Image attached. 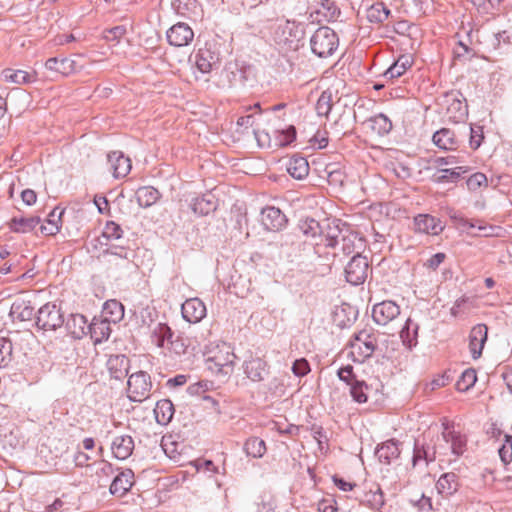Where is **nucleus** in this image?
Masks as SVG:
<instances>
[{
    "instance_id": "obj_25",
    "label": "nucleus",
    "mask_w": 512,
    "mask_h": 512,
    "mask_svg": "<svg viewBox=\"0 0 512 512\" xmlns=\"http://www.w3.org/2000/svg\"><path fill=\"white\" fill-rule=\"evenodd\" d=\"M459 478L453 472L444 473L436 483V489L443 497H449L457 492L459 488Z\"/></svg>"
},
{
    "instance_id": "obj_21",
    "label": "nucleus",
    "mask_w": 512,
    "mask_h": 512,
    "mask_svg": "<svg viewBox=\"0 0 512 512\" xmlns=\"http://www.w3.org/2000/svg\"><path fill=\"white\" fill-rule=\"evenodd\" d=\"M134 440L130 435H118L111 444L113 455L119 460L127 459L133 452Z\"/></svg>"
},
{
    "instance_id": "obj_59",
    "label": "nucleus",
    "mask_w": 512,
    "mask_h": 512,
    "mask_svg": "<svg viewBox=\"0 0 512 512\" xmlns=\"http://www.w3.org/2000/svg\"><path fill=\"white\" fill-rule=\"evenodd\" d=\"M487 178L483 173H475L471 175L467 180V186L470 190H477L482 185H486Z\"/></svg>"
},
{
    "instance_id": "obj_18",
    "label": "nucleus",
    "mask_w": 512,
    "mask_h": 512,
    "mask_svg": "<svg viewBox=\"0 0 512 512\" xmlns=\"http://www.w3.org/2000/svg\"><path fill=\"white\" fill-rule=\"evenodd\" d=\"M415 229L418 232L438 235L444 229L442 222L428 214H419L414 218Z\"/></svg>"
},
{
    "instance_id": "obj_48",
    "label": "nucleus",
    "mask_w": 512,
    "mask_h": 512,
    "mask_svg": "<svg viewBox=\"0 0 512 512\" xmlns=\"http://www.w3.org/2000/svg\"><path fill=\"white\" fill-rule=\"evenodd\" d=\"M364 502L373 510H380L384 505V494L380 487L370 490L364 495Z\"/></svg>"
},
{
    "instance_id": "obj_36",
    "label": "nucleus",
    "mask_w": 512,
    "mask_h": 512,
    "mask_svg": "<svg viewBox=\"0 0 512 512\" xmlns=\"http://www.w3.org/2000/svg\"><path fill=\"white\" fill-rule=\"evenodd\" d=\"M173 339V332L166 324L159 323L153 330L152 341L161 348L168 347Z\"/></svg>"
},
{
    "instance_id": "obj_3",
    "label": "nucleus",
    "mask_w": 512,
    "mask_h": 512,
    "mask_svg": "<svg viewBox=\"0 0 512 512\" xmlns=\"http://www.w3.org/2000/svg\"><path fill=\"white\" fill-rule=\"evenodd\" d=\"M236 355L230 345L223 343L217 346V350L207 359V367L213 373L227 377L232 374Z\"/></svg>"
},
{
    "instance_id": "obj_33",
    "label": "nucleus",
    "mask_w": 512,
    "mask_h": 512,
    "mask_svg": "<svg viewBox=\"0 0 512 512\" xmlns=\"http://www.w3.org/2000/svg\"><path fill=\"white\" fill-rule=\"evenodd\" d=\"M191 207L193 211L199 215H207L211 211L216 209V203L214 201V196L210 193L204 194L202 196L196 197Z\"/></svg>"
},
{
    "instance_id": "obj_53",
    "label": "nucleus",
    "mask_w": 512,
    "mask_h": 512,
    "mask_svg": "<svg viewBox=\"0 0 512 512\" xmlns=\"http://www.w3.org/2000/svg\"><path fill=\"white\" fill-rule=\"evenodd\" d=\"M366 390H368V385L364 381L355 380L351 384L350 393L354 401L365 403L368 399Z\"/></svg>"
},
{
    "instance_id": "obj_37",
    "label": "nucleus",
    "mask_w": 512,
    "mask_h": 512,
    "mask_svg": "<svg viewBox=\"0 0 512 512\" xmlns=\"http://www.w3.org/2000/svg\"><path fill=\"white\" fill-rule=\"evenodd\" d=\"M298 226L300 231L307 237L315 238L316 236L325 233L324 224L316 221L313 218L302 219Z\"/></svg>"
},
{
    "instance_id": "obj_4",
    "label": "nucleus",
    "mask_w": 512,
    "mask_h": 512,
    "mask_svg": "<svg viewBox=\"0 0 512 512\" xmlns=\"http://www.w3.org/2000/svg\"><path fill=\"white\" fill-rule=\"evenodd\" d=\"M377 347V340L374 334L363 330L355 334L349 343V356L354 362L362 363L366 358L372 356Z\"/></svg>"
},
{
    "instance_id": "obj_9",
    "label": "nucleus",
    "mask_w": 512,
    "mask_h": 512,
    "mask_svg": "<svg viewBox=\"0 0 512 512\" xmlns=\"http://www.w3.org/2000/svg\"><path fill=\"white\" fill-rule=\"evenodd\" d=\"M166 38L170 45L184 47L192 42L194 32L187 23L178 22L167 30Z\"/></svg>"
},
{
    "instance_id": "obj_13",
    "label": "nucleus",
    "mask_w": 512,
    "mask_h": 512,
    "mask_svg": "<svg viewBox=\"0 0 512 512\" xmlns=\"http://www.w3.org/2000/svg\"><path fill=\"white\" fill-rule=\"evenodd\" d=\"M181 313L187 322L198 323L206 316V306L199 298H190L182 304Z\"/></svg>"
},
{
    "instance_id": "obj_5",
    "label": "nucleus",
    "mask_w": 512,
    "mask_h": 512,
    "mask_svg": "<svg viewBox=\"0 0 512 512\" xmlns=\"http://www.w3.org/2000/svg\"><path fill=\"white\" fill-rule=\"evenodd\" d=\"M36 326L44 331H55L64 324L63 313L55 303H46L40 307L35 316Z\"/></svg>"
},
{
    "instance_id": "obj_26",
    "label": "nucleus",
    "mask_w": 512,
    "mask_h": 512,
    "mask_svg": "<svg viewBox=\"0 0 512 512\" xmlns=\"http://www.w3.org/2000/svg\"><path fill=\"white\" fill-rule=\"evenodd\" d=\"M87 319L82 314H72L67 322L68 332L76 339H81L88 332Z\"/></svg>"
},
{
    "instance_id": "obj_34",
    "label": "nucleus",
    "mask_w": 512,
    "mask_h": 512,
    "mask_svg": "<svg viewBox=\"0 0 512 512\" xmlns=\"http://www.w3.org/2000/svg\"><path fill=\"white\" fill-rule=\"evenodd\" d=\"M11 316L19 321H30L35 316L34 308L30 302L17 301L12 304Z\"/></svg>"
},
{
    "instance_id": "obj_54",
    "label": "nucleus",
    "mask_w": 512,
    "mask_h": 512,
    "mask_svg": "<svg viewBox=\"0 0 512 512\" xmlns=\"http://www.w3.org/2000/svg\"><path fill=\"white\" fill-rule=\"evenodd\" d=\"M12 342L7 338H0V368L7 366L12 359Z\"/></svg>"
},
{
    "instance_id": "obj_2",
    "label": "nucleus",
    "mask_w": 512,
    "mask_h": 512,
    "mask_svg": "<svg viewBox=\"0 0 512 512\" xmlns=\"http://www.w3.org/2000/svg\"><path fill=\"white\" fill-rule=\"evenodd\" d=\"M339 45V38L331 28L319 27L310 38L312 52L320 58L331 56Z\"/></svg>"
},
{
    "instance_id": "obj_10",
    "label": "nucleus",
    "mask_w": 512,
    "mask_h": 512,
    "mask_svg": "<svg viewBox=\"0 0 512 512\" xmlns=\"http://www.w3.org/2000/svg\"><path fill=\"white\" fill-rule=\"evenodd\" d=\"M400 314V307L393 301L377 303L372 309V318L378 325H387Z\"/></svg>"
},
{
    "instance_id": "obj_42",
    "label": "nucleus",
    "mask_w": 512,
    "mask_h": 512,
    "mask_svg": "<svg viewBox=\"0 0 512 512\" xmlns=\"http://www.w3.org/2000/svg\"><path fill=\"white\" fill-rule=\"evenodd\" d=\"M390 10L382 2L373 4L367 10V19L372 23H382L388 19Z\"/></svg>"
},
{
    "instance_id": "obj_22",
    "label": "nucleus",
    "mask_w": 512,
    "mask_h": 512,
    "mask_svg": "<svg viewBox=\"0 0 512 512\" xmlns=\"http://www.w3.org/2000/svg\"><path fill=\"white\" fill-rule=\"evenodd\" d=\"M45 67L59 75L68 76L75 72L76 62L66 57H52L45 62Z\"/></svg>"
},
{
    "instance_id": "obj_46",
    "label": "nucleus",
    "mask_w": 512,
    "mask_h": 512,
    "mask_svg": "<svg viewBox=\"0 0 512 512\" xmlns=\"http://www.w3.org/2000/svg\"><path fill=\"white\" fill-rule=\"evenodd\" d=\"M4 77L6 80L16 84H27L35 81V75L33 73L23 70L6 69L4 71Z\"/></svg>"
},
{
    "instance_id": "obj_29",
    "label": "nucleus",
    "mask_w": 512,
    "mask_h": 512,
    "mask_svg": "<svg viewBox=\"0 0 512 512\" xmlns=\"http://www.w3.org/2000/svg\"><path fill=\"white\" fill-rule=\"evenodd\" d=\"M287 172L295 179H304L309 173V164L302 156H293L287 164Z\"/></svg>"
},
{
    "instance_id": "obj_27",
    "label": "nucleus",
    "mask_w": 512,
    "mask_h": 512,
    "mask_svg": "<svg viewBox=\"0 0 512 512\" xmlns=\"http://www.w3.org/2000/svg\"><path fill=\"white\" fill-rule=\"evenodd\" d=\"M110 323L107 319L96 320L94 319L88 326V332L95 343H101L107 340L110 336Z\"/></svg>"
},
{
    "instance_id": "obj_11",
    "label": "nucleus",
    "mask_w": 512,
    "mask_h": 512,
    "mask_svg": "<svg viewBox=\"0 0 512 512\" xmlns=\"http://www.w3.org/2000/svg\"><path fill=\"white\" fill-rule=\"evenodd\" d=\"M108 248L104 250V255H110L112 259L109 263L120 265L123 268H129L134 257V250L122 244L106 243Z\"/></svg>"
},
{
    "instance_id": "obj_16",
    "label": "nucleus",
    "mask_w": 512,
    "mask_h": 512,
    "mask_svg": "<svg viewBox=\"0 0 512 512\" xmlns=\"http://www.w3.org/2000/svg\"><path fill=\"white\" fill-rule=\"evenodd\" d=\"M243 371L248 379L253 382H260L269 373L268 364L261 358H252L243 363Z\"/></svg>"
},
{
    "instance_id": "obj_12",
    "label": "nucleus",
    "mask_w": 512,
    "mask_h": 512,
    "mask_svg": "<svg viewBox=\"0 0 512 512\" xmlns=\"http://www.w3.org/2000/svg\"><path fill=\"white\" fill-rule=\"evenodd\" d=\"M261 222L268 231L282 230L287 224V218L279 208L267 206L261 211Z\"/></svg>"
},
{
    "instance_id": "obj_40",
    "label": "nucleus",
    "mask_w": 512,
    "mask_h": 512,
    "mask_svg": "<svg viewBox=\"0 0 512 512\" xmlns=\"http://www.w3.org/2000/svg\"><path fill=\"white\" fill-rule=\"evenodd\" d=\"M418 324L414 323L410 318L406 320V323L400 331V337L404 345L409 348L413 347L417 343Z\"/></svg>"
},
{
    "instance_id": "obj_50",
    "label": "nucleus",
    "mask_w": 512,
    "mask_h": 512,
    "mask_svg": "<svg viewBox=\"0 0 512 512\" xmlns=\"http://www.w3.org/2000/svg\"><path fill=\"white\" fill-rule=\"evenodd\" d=\"M325 226V229L327 228L328 231L325 234L326 238V246L334 248L337 245H339V237H342V234H345V230L340 229L338 225H334V227L330 226V223H323Z\"/></svg>"
},
{
    "instance_id": "obj_57",
    "label": "nucleus",
    "mask_w": 512,
    "mask_h": 512,
    "mask_svg": "<svg viewBox=\"0 0 512 512\" xmlns=\"http://www.w3.org/2000/svg\"><path fill=\"white\" fill-rule=\"evenodd\" d=\"M499 455L504 463H510L512 461V436L504 434V443L499 448Z\"/></svg>"
},
{
    "instance_id": "obj_17",
    "label": "nucleus",
    "mask_w": 512,
    "mask_h": 512,
    "mask_svg": "<svg viewBox=\"0 0 512 512\" xmlns=\"http://www.w3.org/2000/svg\"><path fill=\"white\" fill-rule=\"evenodd\" d=\"M339 245L345 255H350L351 253H356L355 255L361 254V250L365 246L363 238L357 232L350 231L349 229H346L345 234H342Z\"/></svg>"
},
{
    "instance_id": "obj_19",
    "label": "nucleus",
    "mask_w": 512,
    "mask_h": 512,
    "mask_svg": "<svg viewBox=\"0 0 512 512\" xmlns=\"http://www.w3.org/2000/svg\"><path fill=\"white\" fill-rule=\"evenodd\" d=\"M134 479V472L131 469H125L114 477L110 485V493L112 495L122 497L132 487Z\"/></svg>"
},
{
    "instance_id": "obj_30",
    "label": "nucleus",
    "mask_w": 512,
    "mask_h": 512,
    "mask_svg": "<svg viewBox=\"0 0 512 512\" xmlns=\"http://www.w3.org/2000/svg\"><path fill=\"white\" fill-rule=\"evenodd\" d=\"M410 55H401L384 73L387 79H395L402 76L412 66Z\"/></svg>"
},
{
    "instance_id": "obj_35",
    "label": "nucleus",
    "mask_w": 512,
    "mask_h": 512,
    "mask_svg": "<svg viewBox=\"0 0 512 512\" xmlns=\"http://www.w3.org/2000/svg\"><path fill=\"white\" fill-rule=\"evenodd\" d=\"M160 193L157 189L151 186L140 187L136 191V199L141 207L147 208L156 203L159 199Z\"/></svg>"
},
{
    "instance_id": "obj_39",
    "label": "nucleus",
    "mask_w": 512,
    "mask_h": 512,
    "mask_svg": "<svg viewBox=\"0 0 512 512\" xmlns=\"http://www.w3.org/2000/svg\"><path fill=\"white\" fill-rule=\"evenodd\" d=\"M104 318L109 322L116 323L120 321L124 316V307L117 300H108L105 302L103 307Z\"/></svg>"
},
{
    "instance_id": "obj_61",
    "label": "nucleus",
    "mask_w": 512,
    "mask_h": 512,
    "mask_svg": "<svg viewBox=\"0 0 512 512\" xmlns=\"http://www.w3.org/2000/svg\"><path fill=\"white\" fill-rule=\"evenodd\" d=\"M459 224L467 232L470 229L478 228V230L482 232L481 235H483V236H489L490 235V232L487 231L489 229L488 227L482 226V225H476V223H474V222H472V221H470L468 219L460 218L459 219Z\"/></svg>"
},
{
    "instance_id": "obj_31",
    "label": "nucleus",
    "mask_w": 512,
    "mask_h": 512,
    "mask_svg": "<svg viewBox=\"0 0 512 512\" xmlns=\"http://www.w3.org/2000/svg\"><path fill=\"white\" fill-rule=\"evenodd\" d=\"M174 405L169 399H162L156 403L154 409L156 420L159 424H168L174 415Z\"/></svg>"
},
{
    "instance_id": "obj_55",
    "label": "nucleus",
    "mask_w": 512,
    "mask_h": 512,
    "mask_svg": "<svg viewBox=\"0 0 512 512\" xmlns=\"http://www.w3.org/2000/svg\"><path fill=\"white\" fill-rule=\"evenodd\" d=\"M114 474L112 464L107 461H101L96 470V476L98 477V483L100 486L106 484L108 479Z\"/></svg>"
},
{
    "instance_id": "obj_58",
    "label": "nucleus",
    "mask_w": 512,
    "mask_h": 512,
    "mask_svg": "<svg viewBox=\"0 0 512 512\" xmlns=\"http://www.w3.org/2000/svg\"><path fill=\"white\" fill-rule=\"evenodd\" d=\"M469 130H470V147L474 150L478 149L481 145V142L484 138L483 136V131H482V127L480 126H477V127H473V126H470L469 127Z\"/></svg>"
},
{
    "instance_id": "obj_56",
    "label": "nucleus",
    "mask_w": 512,
    "mask_h": 512,
    "mask_svg": "<svg viewBox=\"0 0 512 512\" xmlns=\"http://www.w3.org/2000/svg\"><path fill=\"white\" fill-rule=\"evenodd\" d=\"M331 109V94L323 92L316 103L317 114L319 116H327Z\"/></svg>"
},
{
    "instance_id": "obj_28",
    "label": "nucleus",
    "mask_w": 512,
    "mask_h": 512,
    "mask_svg": "<svg viewBox=\"0 0 512 512\" xmlns=\"http://www.w3.org/2000/svg\"><path fill=\"white\" fill-rule=\"evenodd\" d=\"M400 449L395 440H388L376 449V456L384 464H390L392 460L398 458Z\"/></svg>"
},
{
    "instance_id": "obj_52",
    "label": "nucleus",
    "mask_w": 512,
    "mask_h": 512,
    "mask_svg": "<svg viewBox=\"0 0 512 512\" xmlns=\"http://www.w3.org/2000/svg\"><path fill=\"white\" fill-rule=\"evenodd\" d=\"M447 111L451 114L450 118L458 122L464 119L467 115V105L459 99H453L449 104Z\"/></svg>"
},
{
    "instance_id": "obj_20",
    "label": "nucleus",
    "mask_w": 512,
    "mask_h": 512,
    "mask_svg": "<svg viewBox=\"0 0 512 512\" xmlns=\"http://www.w3.org/2000/svg\"><path fill=\"white\" fill-rule=\"evenodd\" d=\"M129 358L125 355H111L107 361V368L111 378L124 379L129 370Z\"/></svg>"
},
{
    "instance_id": "obj_32",
    "label": "nucleus",
    "mask_w": 512,
    "mask_h": 512,
    "mask_svg": "<svg viewBox=\"0 0 512 512\" xmlns=\"http://www.w3.org/2000/svg\"><path fill=\"white\" fill-rule=\"evenodd\" d=\"M40 223L39 217H14L9 223V227L13 232L16 233H29Z\"/></svg>"
},
{
    "instance_id": "obj_47",
    "label": "nucleus",
    "mask_w": 512,
    "mask_h": 512,
    "mask_svg": "<svg viewBox=\"0 0 512 512\" xmlns=\"http://www.w3.org/2000/svg\"><path fill=\"white\" fill-rule=\"evenodd\" d=\"M476 381V370L473 368H468L461 374L456 383V388L458 391L466 392L475 385Z\"/></svg>"
},
{
    "instance_id": "obj_1",
    "label": "nucleus",
    "mask_w": 512,
    "mask_h": 512,
    "mask_svg": "<svg viewBox=\"0 0 512 512\" xmlns=\"http://www.w3.org/2000/svg\"><path fill=\"white\" fill-rule=\"evenodd\" d=\"M443 431L441 436L437 437V443L434 446H425L420 440L415 441L413 453V465L419 460H425L428 464L436 459V455H447L448 450L456 457L463 455L466 450L467 439L459 432L450 429V423L447 420L442 422Z\"/></svg>"
},
{
    "instance_id": "obj_24",
    "label": "nucleus",
    "mask_w": 512,
    "mask_h": 512,
    "mask_svg": "<svg viewBox=\"0 0 512 512\" xmlns=\"http://www.w3.org/2000/svg\"><path fill=\"white\" fill-rule=\"evenodd\" d=\"M195 58L196 66L202 73H209L219 65V55L210 49H200Z\"/></svg>"
},
{
    "instance_id": "obj_45",
    "label": "nucleus",
    "mask_w": 512,
    "mask_h": 512,
    "mask_svg": "<svg viewBox=\"0 0 512 512\" xmlns=\"http://www.w3.org/2000/svg\"><path fill=\"white\" fill-rule=\"evenodd\" d=\"M464 172L466 171L461 166L455 168L440 169V175H434L433 181L435 183L456 182Z\"/></svg>"
},
{
    "instance_id": "obj_23",
    "label": "nucleus",
    "mask_w": 512,
    "mask_h": 512,
    "mask_svg": "<svg viewBox=\"0 0 512 512\" xmlns=\"http://www.w3.org/2000/svg\"><path fill=\"white\" fill-rule=\"evenodd\" d=\"M432 140L437 147L443 150H455L460 143L455 133L448 128L436 131L433 134Z\"/></svg>"
},
{
    "instance_id": "obj_62",
    "label": "nucleus",
    "mask_w": 512,
    "mask_h": 512,
    "mask_svg": "<svg viewBox=\"0 0 512 512\" xmlns=\"http://www.w3.org/2000/svg\"><path fill=\"white\" fill-rule=\"evenodd\" d=\"M167 348H169L176 354L181 355L186 352L187 345L182 338L177 336L175 339H172V341L170 342V344Z\"/></svg>"
},
{
    "instance_id": "obj_64",
    "label": "nucleus",
    "mask_w": 512,
    "mask_h": 512,
    "mask_svg": "<svg viewBox=\"0 0 512 512\" xmlns=\"http://www.w3.org/2000/svg\"><path fill=\"white\" fill-rule=\"evenodd\" d=\"M125 32L126 29L123 26L113 27L105 33V39L108 41L118 40L125 34Z\"/></svg>"
},
{
    "instance_id": "obj_15",
    "label": "nucleus",
    "mask_w": 512,
    "mask_h": 512,
    "mask_svg": "<svg viewBox=\"0 0 512 512\" xmlns=\"http://www.w3.org/2000/svg\"><path fill=\"white\" fill-rule=\"evenodd\" d=\"M110 170L115 178L127 176L131 170V160L121 151H112L107 155Z\"/></svg>"
},
{
    "instance_id": "obj_8",
    "label": "nucleus",
    "mask_w": 512,
    "mask_h": 512,
    "mask_svg": "<svg viewBox=\"0 0 512 512\" xmlns=\"http://www.w3.org/2000/svg\"><path fill=\"white\" fill-rule=\"evenodd\" d=\"M368 270L367 258L361 254L354 255L345 267L347 282L355 286L364 283L368 276Z\"/></svg>"
},
{
    "instance_id": "obj_7",
    "label": "nucleus",
    "mask_w": 512,
    "mask_h": 512,
    "mask_svg": "<svg viewBox=\"0 0 512 512\" xmlns=\"http://www.w3.org/2000/svg\"><path fill=\"white\" fill-rule=\"evenodd\" d=\"M128 398L133 402H142L150 395L152 383L150 375L145 371H138L129 376L127 382Z\"/></svg>"
},
{
    "instance_id": "obj_6",
    "label": "nucleus",
    "mask_w": 512,
    "mask_h": 512,
    "mask_svg": "<svg viewBox=\"0 0 512 512\" xmlns=\"http://www.w3.org/2000/svg\"><path fill=\"white\" fill-rule=\"evenodd\" d=\"M302 36L303 31L298 24L286 21L275 30L274 40L282 49L295 50Z\"/></svg>"
},
{
    "instance_id": "obj_49",
    "label": "nucleus",
    "mask_w": 512,
    "mask_h": 512,
    "mask_svg": "<svg viewBox=\"0 0 512 512\" xmlns=\"http://www.w3.org/2000/svg\"><path fill=\"white\" fill-rule=\"evenodd\" d=\"M316 13L322 15L323 20L332 21L340 14V10L333 1L322 0L320 8L316 10Z\"/></svg>"
},
{
    "instance_id": "obj_44",
    "label": "nucleus",
    "mask_w": 512,
    "mask_h": 512,
    "mask_svg": "<svg viewBox=\"0 0 512 512\" xmlns=\"http://www.w3.org/2000/svg\"><path fill=\"white\" fill-rule=\"evenodd\" d=\"M63 213L64 210H61L59 213H57V209H53L48 215L47 224L40 226L41 233L45 235H55L58 233L60 229L59 222Z\"/></svg>"
},
{
    "instance_id": "obj_43",
    "label": "nucleus",
    "mask_w": 512,
    "mask_h": 512,
    "mask_svg": "<svg viewBox=\"0 0 512 512\" xmlns=\"http://www.w3.org/2000/svg\"><path fill=\"white\" fill-rule=\"evenodd\" d=\"M244 451L248 456L261 458L266 452L265 441L257 437L249 438L244 444Z\"/></svg>"
},
{
    "instance_id": "obj_38",
    "label": "nucleus",
    "mask_w": 512,
    "mask_h": 512,
    "mask_svg": "<svg viewBox=\"0 0 512 512\" xmlns=\"http://www.w3.org/2000/svg\"><path fill=\"white\" fill-rule=\"evenodd\" d=\"M173 10L183 17L197 15L198 5L196 0H171Z\"/></svg>"
},
{
    "instance_id": "obj_63",
    "label": "nucleus",
    "mask_w": 512,
    "mask_h": 512,
    "mask_svg": "<svg viewBox=\"0 0 512 512\" xmlns=\"http://www.w3.org/2000/svg\"><path fill=\"white\" fill-rule=\"evenodd\" d=\"M338 377L341 381L346 382L351 386L354 378L353 367L350 365L344 366L338 370Z\"/></svg>"
},
{
    "instance_id": "obj_51",
    "label": "nucleus",
    "mask_w": 512,
    "mask_h": 512,
    "mask_svg": "<svg viewBox=\"0 0 512 512\" xmlns=\"http://www.w3.org/2000/svg\"><path fill=\"white\" fill-rule=\"evenodd\" d=\"M122 234H123L122 228L115 222L109 221L106 223V225L103 229L102 238L113 243L114 241L121 240Z\"/></svg>"
},
{
    "instance_id": "obj_14",
    "label": "nucleus",
    "mask_w": 512,
    "mask_h": 512,
    "mask_svg": "<svg viewBox=\"0 0 512 512\" xmlns=\"http://www.w3.org/2000/svg\"><path fill=\"white\" fill-rule=\"evenodd\" d=\"M488 328L485 324L475 325L469 335V349L473 359H478L487 341Z\"/></svg>"
},
{
    "instance_id": "obj_60",
    "label": "nucleus",
    "mask_w": 512,
    "mask_h": 512,
    "mask_svg": "<svg viewBox=\"0 0 512 512\" xmlns=\"http://www.w3.org/2000/svg\"><path fill=\"white\" fill-rule=\"evenodd\" d=\"M292 371L296 376L303 377L310 372V365L306 359L301 358L293 363Z\"/></svg>"
},
{
    "instance_id": "obj_41",
    "label": "nucleus",
    "mask_w": 512,
    "mask_h": 512,
    "mask_svg": "<svg viewBox=\"0 0 512 512\" xmlns=\"http://www.w3.org/2000/svg\"><path fill=\"white\" fill-rule=\"evenodd\" d=\"M371 129L378 135L388 134L392 129L391 120L383 113H379L369 119Z\"/></svg>"
}]
</instances>
